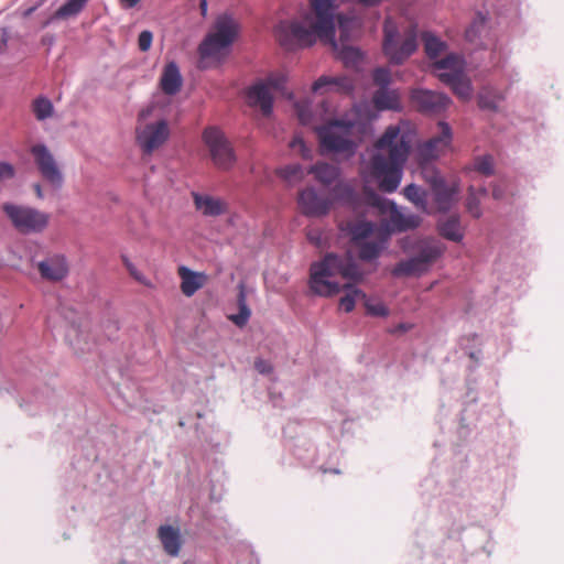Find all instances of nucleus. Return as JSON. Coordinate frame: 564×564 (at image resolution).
I'll return each instance as SVG.
<instances>
[{"mask_svg":"<svg viewBox=\"0 0 564 564\" xmlns=\"http://www.w3.org/2000/svg\"><path fill=\"white\" fill-rule=\"evenodd\" d=\"M2 210L13 228L23 235L40 234L50 223L48 214L31 206L4 203Z\"/></svg>","mask_w":564,"mask_h":564,"instance_id":"0eeeda50","label":"nucleus"},{"mask_svg":"<svg viewBox=\"0 0 564 564\" xmlns=\"http://www.w3.org/2000/svg\"><path fill=\"white\" fill-rule=\"evenodd\" d=\"M207 0H200L199 1V10L200 14L205 18L207 15Z\"/></svg>","mask_w":564,"mask_h":564,"instance_id":"6e6d98bb","label":"nucleus"},{"mask_svg":"<svg viewBox=\"0 0 564 564\" xmlns=\"http://www.w3.org/2000/svg\"><path fill=\"white\" fill-rule=\"evenodd\" d=\"M33 189L39 199H42L44 197L41 184H39V183L33 184Z\"/></svg>","mask_w":564,"mask_h":564,"instance_id":"5fc2aeb1","label":"nucleus"},{"mask_svg":"<svg viewBox=\"0 0 564 564\" xmlns=\"http://www.w3.org/2000/svg\"><path fill=\"white\" fill-rule=\"evenodd\" d=\"M479 193H480L481 195H486V194H487V191H486V188H479Z\"/></svg>","mask_w":564,"mask_h":564,"instance_id":"680f3d73","label":"nucleus"},{"mask_svg":"<svg viewBox=\"0 0 564 564\" xmlns=\"http://www.w3.org/2000/svg\"><path fill=\"white\" fill-rule=\"evenodd\" d=\"M441 132L438 135L421 143L416 149V161L419 164L432 163L438 159L448 148L452 141L451 127L441 121L438 123Z\"/></svg>","mask_w":564,"mask_h":564,"instance_id":"4468645a","label":"nucleus"},{"mask_svg":"<svg viewBox=\"0 0 564 564\" xmlns=\"http://www.w3.org/2000/svg\"><path fill=\"white\" fill-rule=\"evenodd\" d=\"M42 279L58 282L68 274V264L64 256L54 254L37 263Z\"/></svg>","mask_w":564,"mask_h":564,"instance_id":"f3484780","label":"nucleus"},{"mask_svg":"<svg viewBox=\"0 0 564 564\" xmlns=\"http://www.w3.org/2000/svg\"><path fill=\"white\" fill-rule=\"evenodd\" d=\"M121 259L126 269L135 281L143 285L151 286L150 281L137 269V267L128 259V257L122 256Z\"/></svg>","mask_w":564,"mask_h":564,"instance_id":"49530a36","label":"nucleus"},{"mask_svg":"<svg viewBox=\"0 0 564 564\" xmlns=\"http://www.w3.org/2000/svg\"><path fill=\"white\" fill-rule=\"evenodd\" d=\"M372 204L388 214L386 231L388 235L394 231L401 232L409 229H414L421 224V217L417 215L406 214L394 203L382 199L377 195H373Z\"/></svg>","mask_w":564,"mask_h":564,"instance_id":"f8f14e48","label":"nucleus"},{"mask_svg":"<svg viewBox=\"0 0 564 564\" xmlns=\"http://www.w3.org/2000/svg\"><path fill=\"white\" fill-rule=\"evenodd\" d=\"M337 276L354 281L362 278V273L350 253L344 256L327 253L321 261L312 263L310 288L313 293L321 296L335 295L341 289L335 280Z\"/></svg>","mask_w":564,"mask_h":564,"instance_id":"7ed1b4c3","label":"nucleus"},{"mask_svg":"<svg viewBox=\"0 0 564 564\" xmlns=\"http://www.w3.org/2000/svg\"><path fill=\"white\" fill-rule=\"evenodd\" d=\"M419 165L421 167L422 177L430 184L431 188L436 182H441L443 180L431 163Z\"/></svg>","mask_w":564,"mask_h":564,"instance_id":"37998d69","label":"nucleus"},{"mask_svg":"<svg viewBox=\"0 0 564 564\" xmlns=\"http://www.w3.org/2000/svg\"><path fill=\"white\" fill-rule=\"evenodd\" d=\"M239 23L230 13H221L215 19L210 30L198 45L200 63L204 67L220 64L229 54V48L239 34Z\"/></svg>","mask_w":564,"mask_h":564,"instance_id":"20e7f679","label":"nucleus"},{"mask_svg":"<svg viewBox=\"0 0 564 564\" xmlns=\"http://www.w3.org/2000/svg\"><path fill=\"white\" fill-rule=\"evenodd\" d=\"M403 194L406 199H409L417 209L427 213V194L426 192L415 185L410 184L404 187Z\"/></svg>","mask_w":564,"mask_h":564,"instance_id":"7c9ffc66","label":"nucleus"},{"mask_svg":"<svg viewBox=\"0 0 564 564\" xmlns=\"http://www.w3.org/2000/svg\"><path fill=\"white\" fill-rule=\"evenodd\" d=\"M337 0H310V12L300 18L281 21L274 29L279 43L286 50L305 48L317 41L337 51L335 39L337 20L340 41L356 40L361 32L362 21L358 17L336 14Z\"/></svg>","mask_w":564,"mask_h":564,"instance_id":"f257e3e1","label":"nucleus"},{"mask_svg":"<svg viewBox=\"0 0 564 564\" xmlns=\"http://www.w3.org/2000/svg\"><path fill=\"white\" fill-rule=\"evenodd\" d=\"M343 289L346 291V294L340 299L339 306L347 313L354 310L358 299H366L365 293L349 283L345 284Z\"/></svg>","mask_w":564,"mask_h":564,"instance_id":"473e14b6","label":"nucleus"},{"mask_svg":"<svg viewBox=\"0 0 564 564\" xmlns=\"http://www.w3.org/2000/svg\"><path fill=\"white\" fill-rule=\"evenodd\" d=\"M502 196H503V193L500 189V187L499 186H494V188H492V197L495 199H500V198H502Z\"/></svg>","mask_w":564,"mask_h":564,"instance_id":"4d7b16f0","label":"nucleus"},{"mask_svg":"<svg viewBox=\"0 0 564 564\" xmlns=\"http://www.w3.org/2000/svg\"><path fill=\"white\" fill-rule=\"evenodd\" d=\"M466 208L473 217L479 218L481 216L480 200H479L478 196L476 195L474 186H470L468 188V197L466 200Z\"/></svg>","mask_w":564,"mask_h":564,"instance_id":"ea45409f","label":"nucleus"},{"mask_svg":"<svg viewBox=\"0 0 564 564\" xmlns=\"http://www.w3.org/2000/svg\"><path fill=\"white\" fill-rule=\"evenodd\" d=\"M158 538L162 543L164 552L176 557L182 550L183 540L178 528L165 524L158 529Z\"/></svg>","mask_w":564,"mask_h":564,"instance_id":"412c9836","label":"nucleus"},{"mask_svg":"<svg viewBox=\"0 0 564 564\" xmlns=\"http://www.w3.org/2000/svg\"><path fill=\"white\" fill-rule=\"evenodd\" d=\"M440 235L454 242H460L464 238V232L460 227L459 217L457 215L449 216L437 225Z\"/></svg>","mask_w":564,"mask_h":564,"instance_id":"bb28decb","label":"nucleus"},{"mask_svg":"<svg viewBox=\"0 0 564 564\" xmlns=\"http://www.w3.org/2000/svg\"><path fill=\"white\" fill-rule=\"evenodd\" d=\"M182 83L183 79L177 64L175 62L167 63L160 78V88L162 91L165 95L173 96L181 90Z\"/></svg>","mask_w":564,"mask_h":564,"instance_id":"b1692460","label":"nucleus"},{"mask_svg":"<svg viewBox=\"0 0 564 564\" xmlns=\"http://www.w3.org/2000/svg\"><path fill=\"white\" fill-rule=\"evenodd\" d=\"M411 139L398 126H389L376 141L370 160L361 166L366 183L376 182L380 191L392 193L401 183Z\"/></svg>","mask_w":564,"mask_h":564,"instance_id":"f03ea898","label":"nucleus"},{"mask_svg":"<svg viewBox=\"0 0 564 564\" xmlns=\"http://www.w3.org/2000/svg\"><path fill=\"white\" fill-rule=\"evenodd\" d=\"M307 237H308V239H310L312 242H314V243H316V245H318V243H319V239H318L317 237H315L312 232H310V234L307 235Z\"/></svg>","mask_w":564,"mask_h":564,"instance_id":"052dcab7","label":"nucleus"},{"mask_svg":"<svg viewBox=\"0 0 564 564\" xmlns=\"http://www.w3.org/2000/svg\"><path fill=\"white\" fill-rule=\"evenodd\" d=\"M310 173H313L316 180L325 185L335 182L339 175L338 169L328 163H317L313 165L310 169Z\"/></svg>","mask_w":564,"mask_h":564,"instance_id":"c756f323","label":"nucleus"},{"mask_svg":"<svg viewBox=\"0 0 564 564\" xmlns=\"http://www.w3.org/2000/svg\"><path fill=\"white\" fill-rule=\"evenodd\" d=\"M431 189L437 210L442 213H445L452 208L459 192L458 185L456 183L446 184L444 180L436 182Z\"/></svg>","mask_w":564,"mask_h":564,"instance_id":"6ab92c4d","label":"nucleus"},{"mask_svg":"<svg viewBox=\"0 0 564 564\" xmlns=\"http://www.w3.org/2000/svg\"><path fill=\"white\" fill-rule=\"evenodd\" d=\"M36 167L41 176L54 188H61L64 182L63 173L58 164L45 144H34L31 150Z\"/></svg>","mask_w":564,"mask_h":564,"instance_id":"ddd939ff","label":"nucleus"},{"mask_svg":"<svg viewBox=\"0 0 564 564\" xmlns=\"http://www.w3.org/2000/svg\"><path fill=\"white\" fill-rule=\"evenodd\" d=\"M422 41L424 51L431 59L436 58L446 48V44L430 32L422 34Z\"/></svg>","mask_w":564,"mask_h":564,"instance_id":"2f4dec72","label":"nucleus"},{"mask_svg":"<svg viewBox=\"0 0 564 564\" xmlns=\"http://www.w3.org/2000/svg\"><path fill=\"white\" fill-rule=\"evenodd\" d=\"M442 83L449 86L453 93L463 101L471 98L473 87L465 73L437 74Z\"/></svg>","mask_w":564,"mask_h":564,"instance_id":"4be33fe9","label":"nucleus"},{"mask_svg":"<svg viewBox=\"0 0 564 564\" xmlns=\"http://www.w3.org/2000/svg\"><path fill=\"white\" fill-rule=\"evenodd\" d=\"M332 192L335 198L345 202H350L355 194L352 187L346 183L336 184Z\"/></svg>","mask_w":564,"mask_h":564,"instance_id":"79ce46f5","label":"nucleus"},{"mask_svg":"<svg viewBox=\"0 0 564 564\" xmlns=\"http://www.w3.org/2000/svg\"><path fill=\"white\" fill-rule=\"evenodd\" d=\"M474 170L482 175L494 174V160L490 155L477 158L474 162Z\"/></svg>","mask_w":564,"mask_h":564,"instance_id":"58836bf2","label":"nucleus"},{"mask_svg":"<svg viewBox=\"0 0 564 564\" xmlns=\"http://www.w3.org/2000/svg\"><path fill=\"white\" fill-rule=\"evenodd\" d=\"M445 247L437 241L425 242L417 256L400 261L392 270L394 276L421 275L444 253Z\"/></svg>","mask_w":564,"mask_h":564,"instance_id":"1a4fd4ad","label":"nucleus"},{"mask_svg":"<svg viewBox=\"0 0 564 564\" xmlns=\"http://www.w3.org/2000/svg\"><path fill=\"white\" fill-rule=\"evenodd\" d=\"M290 147L292 149H299V151L301 152L302 156L303 158H308L310 156V150L306 148L304 141L302 138L300 137H295L291 143H290Z\"/></svg>","mask_w":564,"mask_h":564,"instance_id":"3c124183","label":"nucleus"},{"mask_svg":"<svg viewBox=\"0 0 564 564\" xmlns=\"http://www.w3.org/2000/svg\"><path fill=\"white\" fill-rule=\"evenodd\" d=\"M438 74H454L464 72V59L457 54H448L444 58L437 59L433 63Z\"/></svg>","mask_w":564,"mask_h":564,"instance_id":"c85d7f7f","label":"nucleus"},{"mask_svg":"<svg viewBox=\"0 0 564 564\" xmlns=\"http://www.w3.org/2000/svg\"><path fill=\"white\" fill-rule=\"evenodd\" d=\"M177 274L181 278V291L188 297L193 296L199 289H202L207 281L205 273L194 272L184 265L178 267Z\"/></svg>","mask_w":564,"mask_h":564,"instance_id":"5701e85b","label":"nucleus"},{"mask_svg":"<svg viewBox=\"0 0 564 564\" xmlns=\"http://www.w3.org/2000/svg\"><path fill=\"white\" fill-rule=\"evenodd\" d=\"M297 205L301 213L307 217H323L330 210L332 200L318 195L313 187H306L299 192Z\"/></svg>","mask_w":564,"mask_h":564,"instance_id":"2eb2a0df","label":"nucleus"},{"mask_svg":"<svg viewBox=\"0 0 564 564\" xmlns=\"http://www.w3.org/2000/svg\"><path fill=\"white\" fill-rule=\"evenodd\" d=\"M285 83V76L281 73L270 74L265 79L259 80L249 87L247 91L248 102L258 107L263 116H270L273 107V91H281Z\"/></svg>","mask_w":564,"mask_h":564,"instance_id":"9d476101","label":"nucleus"},{"mask_svg":"<svg viewBox=\"0 0 564 564\" xmlns=\"http://www.w3.org/2000/svg\"><path fill=\"white\" fill-rule=\"evenodd\" d=\"M254 368L257 369V371H259L260 373H270L272 371V366L269 361L264 360V359H257L254 361Z\"/></svg>","mask_w":564,"mask_h":564,"instance_id":"603ef678","label":"nucleus"},{"mask_svg":"<svg viewBox=\"0 0 564 564\" xmlns=\"http://www.w3.org/2000/svg\"><path fill=\"white\" fill-rule=\"evenodd\" d=\"M410 328H411V326H409V325H406V324H399V325L393 329V333H397V332L404 333V332H408Z\"/></svg>","mask_w":564,"mask_h":564,"instance_id":"13d9d810","label":"nucleus"},{"mask_svg":"<svg viewBox=\"0 0 564 564\" xmlns=\"http://www.w3.org/2000/svg\"><path fill=\"white\" fill-rule=\"evenodd\" d=\"M32 111L39 121H43L53 116L54 107L48 98L40 96L32 101Z\"/></svg>","mask_w":564,"mask_h":564,"instance_id":"72a5a7b5","label":"nucleus"},{"mask_svg":"<svg viewBox=\"0 0 564 564\" xmlns=\"http://www.w3.org/2000/svg\"><path fill=\"white\" fill-rule=\"evenodd\" d=\"M150 112L151 109L141 110L135 127V141L144 154H152L170 138V127L165 119L155 122H142Z\"/></svg>","mask_w":564,"mask_h":564,"instance_id":"6e6552de","label":"nucleus"},{"mask_svg":"<svg viewBox=\"0 0 564 564\" xmlns=\"http://www.w3.org/2000/svg\"><path fill=\"white\" fill-rule=\"evenodd\" d=\"M87 1L88 0H68L56 10L55 17L58 19H67L77 15L85 8Z\"/></svg>","mask_w":564,"mask_h":564,"instance_id":"c9c22d12","label":"nucleus"},{"mask_svg":"<svg viewBox=\"0 0 564 564\" xmlns=\"http://www.w3.org/2000/svg\"><path fill=\"white\" fill-rule=\"evenodd\" d=\"M203 140L217 167L228 170L235 164L236 155L234 149L219 129L215 127L205 129Z\"/></svg>","mask_w":564,"mask_h":564,"instance_id":"9b49d317","label":"nucleus"},{"mask_svg":"<svg viewBox=\"0 0 564 564\" xmlns=\"http://www.w3.org/2000/svg\"><path fill=\"white\" fill-rule=\"evenodd\" d=\"M383 52L393 64H401L409 58L417 47L416 25L410 24L401 37L395 22L388 17L383 25Z\"/></svg>","mask_w":564,"mask_h":564,"instance_id":"423d86ee","label":"nucleus"},{"mask_svg":"<svg viewBox=\"0 0 564 564\" xmlns=\"http://www.w3.org/2000/svg\"><path fill=\"white\" fill-rule=\"evenodd\" d=\"M365 307L368 315L377 317H386L389 315L388 307L380 301L372 302L365 299Z\"/></svg>","mask_w":564,"mask_h":564,"instance_id":"a19ab883","label":"nucleus"},{"mask_svg":"<svg viewBox=\"0 0 564 564\" xmlns=\"http://www.w3.org/2000/svg\"><path fill=\"white\" fill-rule=\"evenodd\" d=\"M339 57L345 64H356L361 59L360 52L352 46H345L339 52Z\"/></svg>","mask_w":564,"mask_h":564,"instance_id":"c03bdc74","label":"nucleus"},{"mask_svg":"<svg viewBox=\"0 0 564 564\" xmlns=\"http://www.w3.org/2000/svg\"><path fill=\"white\" fill-rule=\"evenodd\" d=\"M14 173L15 171L12 164L0 162V181L12 178Z\"/></svg>","mask_w":564,"mask_h":564,"instance_id":"8fccbe9b","label":"nucleus"},{"mask_svg":"<svg viewBox=\"0 0 564 564\" xmlns=\"http://www.w3.org/2000/svg\"><path fill=\"white\" fill-rule=\"evenodd\" d=\"M152 40H153V35L150 31H148V30L142 31L138 37L139 50L141 52L149 51L151 47V44H152Z\"/></svg>","mask_w":564,"mask_h":564,"instance_id":"09e8293b","label":"nucleus"},{"mask_svg":"<svg viewBox=\"0 0 564 564\" xmlns=\"http://www.w3.org/2000/svg\"><path fill=\"white\" fill-rule=\"evenodd\" d=\"M474 28H475V26L473 25L470 29H468V30L466 31V37H467L469 41H473Z\"/></svg>","mask_w":564,"mask_h":564,"instance_id":"bf43d9fd","label":"nucleus"},{"mask_svg":"<svg viewBox=\"0 0 564 564\" xmlns=\"http://www.w3.org/2000/svg\"><path fill=\"white\" fill-rule=\"evenodd\" d=\"M388 234L378 232L370 240H364L356 246L359 249V258L362 261H371L377 259L386 248Z\"/></svg>","mask_w":564,"mask_h":564,"instance_id":"393cba45","label":"nucleus"},{"mask_svg":"<svg viewBox=\"0 0 564 564\" xmlns=\"http://www.w3.org/2000/svg\"><path fill=\"white\" fill-rule=\"evenodd\" d=\"M276 174L289 183H295L303 178L304 172L300 164H290L280 167Z\"/></svg>","mask_w":564,"mask_h":564,"instance_id":"4c0bfd02","label":"nucleus"},{"mask_svg":"<svg viewBox=\"0 0 564 564\" xmlns=\"http://www.w3.org/2000/svg\"><path fill=\"white\" fill-rule=\"evenodd\" d=\"M141 0H119V4L122 9L129 10L134 8Z\"/></svg>","mask_w":564,"mask_h":564,"instance_id":"864d4df0","label":"nucleus"},{"mask_svg":"<svg viewBox=\"0 0 564 564\" xmlns=\"http://www.w3.org/2000/svg\"><path fill=\"white\" fill-rule=\"evenodd\" d=\"M194 204L197 210L204 216L216 217L226 213V203L209 195L193 194Z\"/></svg>","mask_w":564,"mask_h":564,"instance_id":"a878e982","label":"nucleus"},{"mask_svg":"<svg viewBox=\"0 0 564 564\" xmlns=\"http://www.w3.org/2000/svg\"><path fill=\"white\" fill-rule=\"evenodd\" d=\"M411 99L414 106L425 113H440L451 105V99L445 94L427 89L413 90Z\"/></svg>","mask_w":564,"mask_h":564,"instance_id":"dca6fc26","label":"nucleus"},{"mask_svg":"<svg viewBox=\"0 0 564 564\" xmlns=\"http://www.w3.org/2000/svg\"><path fill=\"white\" fill-rule=\"evenodd\" d=\"M237 301H238L239 313L235 314V315H230L229 318L237 326L242 327L247 324V322L249 321L250 315H251V311L247 305L246 294H245L243 289L240 290Z\"/></svg>","mask_w":564,"mask_h":564,"instance_id":"f704fd0d","label":"nucleus"},{"mask_svg":"<svg viewBox=\"0 0 564 564\" xmlns=\"http://www.w3.org/2000/svg\"><path fill=\"white\" fill-rule=\"evenodd\" d=\"M373 104L379 110H397L400 108V97L395 90L379 88L372 97Z\"/></svg>","mask_w":564,"mask_h":564,"instance_id":"cd10ccee","label":"nucleus"},{"mask_svg":"<svg viewBox=\"0 0 564 564\" xmlns=\"http://www.w3.org/2000/svg\"><path fill=\"white\" fill-rule=\"evenodd\" d=\"M296 113L300 122L302 124H312V118H311V111L308 109V106L305 104H296Z\"/></svg>","mask_w":564,"mask_h":564,"instance_id":"de8ad7c7","label":"nucleus"},{"mask_svg":"<svg viewBox=\"0 0 564 564\" xmlns=\"http://www.w3.org/2000/svg\"><path fill=\"white\" fill-rule=\"evenodd\" d=\"M340 231L350 237V240L357 245L368 238H372L376 232V225L366 219L355 218L341 221Z\"/></svg>","mask_w":564,"mask_h":564,"instance_id":"a211bd4d","label":"nucleus"},{"mask_svg":"<svg viewBox=\"0 0 564 564\" xmlns=\"http://www.w3.org/2000/svg\"><path fill=\"white\" fill-rule=\"evenodd\" d=\"M501 99V95L491 94L488 89H482L478 94L477 102L481 109L496 111L498 109V101Z\"/></svg>","mask_w":564,"mask_h":564,"instance_id":"e433bc0d","label":"nucleus"},{"mask_svg":"<svg viewBox=\"0 0 564 564\" xmlns=\"http://www.w3.org/2000/svg\"><path fill=\"white\" fill-rule=\"evenodd\" d=\"M323 153H335L345 158L355 155L361 138L359 124L354 120L334 119L324 124L313 126Z\"/></svg>","mask_w":564,"mask_h":564,"instance_id":"39448f33","label":"nucleus"},{"mask_svg":"<svg viewBox=\"0 0 564 564\" xmlns=\"http://www.w3.org/2000/svg\"><path fill=\"white\" fill-rule=\"evenodd\" d=\"M339 94H350L354 90V82L348 76H321L312 86V90L317 93L322 89Z\"/></svg>","mask_w":564,"mask_h":564,"instance_id":"aec40b11","label":"nucleus"},{"mask_svg":"<svg viewBox=\"0 0 564 564\" xmlns=\"http://www.w3.org/2000/svg\"><path fill=\"white\" fill-rule=\"evenodd\" d=\"M373 83L379 86V88H388V85L391 82V74L388 68L379 67L376 68L372 73Z\"/></svg>","mask_w":564,"mask_h":564,"instance_id":"a18cd8bd","label":"nucleus"}]
</instances>
